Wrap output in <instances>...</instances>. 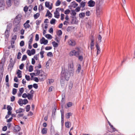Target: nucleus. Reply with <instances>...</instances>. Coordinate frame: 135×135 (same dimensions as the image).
<instances>
[{
    "instance_id": "nucleus-1",
    "label": "nucleus",
    "mask_w": 135,
    "mask_h": 135,
    "mask_svg": "<svg viewBox=\"0 0 135 135\" xmlns=\"http://www.w3.org/2000/svg\"><path fill=\"white\" fill-rule=\"evenodd\" d=\"M69 69V71H68L67 70H65L64 72H63L62 70L61 73V76L64 78L67 81L69 79L70 77L71 76H73V75L74 71L73 70V65H70L68 66Z\"/></svg>"
},
{
    "instance_id": "nucleus-2",
    "label": "nucleus",
    "mask_w": 135,
    "mask_h": 135,
    "mask_svg": "<svg viewBox=\"0 0 135 135\" xmlns=\"http://www.w3.org/2000/svg\"><path fill=\"white\" fill-rule=\"evenodd\" d=\"M75 11H76V8L75 10H71V12L70 13L72 18L71 20V23L75 24H76V17H74L76 15V12Z\"/></svg>"
},
{
    "instance_id": "nucleus-3",
    "label": "nucleus",
    "mask_w": 135,
    "mask_h": 135,
    "mask_svg": "<svg viewBox=\"0 0 135 135\" xmlns=\"http://www.w3.org/2000/svg\"><path fill=\"white\" fill-rule=\"evenodd\" d=\"M22 16L21 15L19 14L15 18L13 23L15 26L18 25L20 22Z\"/></svg>"
},
{
    "instance_id": "nucleus-4",
    "label": "nucleus",
    "mask_w": 135,
    "mask_h": 135,
    "mask_svg": "<svg viewBox=\"0 0 135 135\" xmlns=\"http://www.w3.org/2000/svg\"><path fill=\"white\" fill-rule=\"evenodd\" d=\"M11 28L10 26L7 25L6 30L5 32V36L6 38H8L9 36V32Z\"/></svg>"
},
{
    "instance_id": "nucleus-5",
    "label": "nucleus",
    "mask_w": 135,
    "mask_h": 135,
    "mask_svg": "<svg viewBox=\"0 0 135 135\" xmlns=\"http://www.w3.org/2000/svg\"><path fill=\"white\" fill-rule=\"evenodd\" d=\"M40 42L41 44H44L46 45L47 44L48 42V41L47 40H46L45 38L43 37L40 40Z\"/></svg>"
},
{
    "instance_id": "nucleus-6",
    "label": "nucleus",
    "mask_w": 135,
    "mask_h": 135,
    "mask_svg": "<svg viewBox=\"0 0 135 135\" xmlns=\"http://www.w3.org/2000/svg\"><path fill=\"white\" fill-rule=\"evenodd\" d=\"M84 53H81L80 55H76V57L78 59V60L80 62L83 61V59Z\"/></svg>"
},
{
    "instance_id": "nucleus-7",
    "label": "nucleus",
    "mask_w": 135,
    "mask_h": 135,
    "mask_svg": "<svg viewBox=\"0 0 135 135\" xmlns=\"http://www.w3.org/2000/svg\"><path fill=\"white\" fill-rule=\"evenodd\" d=\"M102 12V9L101 7L99 6H97V7L96 9V13L97 15H100Z\"/></svg>"
},
{
    "instance_id": "nucleus-8",
    "label": "nucleus",
    "mask_w": 135,
    "mask_h": 135,
    "mask_svg": "<svg viewBox=\"0 0 135 135\" xmlns=\"http://www.w3.org/2000/svg\"><path fill=\"white\" fill-rule=\"evenodd\" d=\"M81 53H83V49L81 47H76V55H80Z\"/></svg>"
},
{
    "instance_id": "nucleus-9",
    "label": "nucleus",
    "mask_w": 135,
    "mask_h": 135,
    "mask_svg": "<svg viewBox=\"0 0 135 135\" xmlns=\"http://www.w3.org/2000/svg\"><path fill=\"white\" fill-rule=\"evenodd\" d=\"M88 6L90 7H93L95 5V2L92 0L89 1L88 3Z\"/></svg>"
},
{
    "instance_id": "nucleus-10",
    "label": "nucleus",
    "mask_w": 135,
    "mask_h": 135,
    "mask_svg": "<svg viewBox=\"0 0 135 135\" xmlns=\"http://www.w3.org/2000/svg\"><path fill=\"white\" fill-rule=\"evenodd\" d=\"M95 46L97 49V55L100 53L101 51L99 46L97 43L96 44Z\"/></svg>"
},
{
    "instance_id": "nucleus-11",
    "label": "nucleus",
    "mask_w": 135,
    "mask_h": 135,
    "mask_svg": "<svg viewBox=\"0 0 135 135\" xmlns=\"http://www.w3.org/2000/svg\"><path fill=\"white\" fill-rule=\"evenodd\" d=\"M59 9V8H57L55 12L54 13V17L57 18H59L60 16V14L58 11L57 10V9Z\"/></svg>"
},
{
    "instance_id": "nucleus-12",
    "label": "nucleus",
    "mask_w": 135,
    "mask_h": 135,
    "mask_svg": "<svg viewBox=\"0 0 135 135\" xmlns=\"http://www.w3.org/2000/svg\"><path fill=\"white\" fill-rule=\"evenodd\" d=\"M21 129L20 127L18 125H16L14 127L13 131L14 132L19 131Z\"/></svg>"
},
{
    "instance_id": "nucleus-13",
    "label": "nucleus",
    "mask_w": 135,
    "mask_h": 135,
    "mask_svg": "<svg viewBox=\"0 0 135 135\" xmlns=\"http://www.w3.org/2000/svg\"><path fill=\"white\" fill-rule=\"evenodd\" d=\"M22 71L18 69L17 71L16 74L17 75L18 77L19 78H21L22 77Z\"/></svg>"
},
{
    "instance_id": "nucleus-14",
    "label": "nucleus",
    "mask_w": 135,
    "mask_h": 135,
    "mask_svg": "<svg viewBox=\"0 0 135 135\" xmlns=\"http://www.w3.org/2000/svg\"><path fill=\"white\" fill-rule=\"evenodd\" d=\"M65 79L64 78H63L61 76L60 83L61 85L62 86H64Z\"/></svg>"
},
{
    "instance_id": "nucleus-15",
    "label": "nucleus",
    "mask_w": 135,
    "mask_h": 135,
    "mask_svg": "<svg viewBox=\"0 0 135 135\" xmlns=\"http://www.w3.org/2000/svg\"><path fill=\"white\" fill-rule=\"evenodd\" d=\"M69 55L70 56H75L76 55V51L73 50L71 51L69 53Z\"/></svg>"
},
{
    "instance_id": "nucleus-16",
    "label": "nucleus",
    "mask_w": 135,
    "mask_h": 135,
    "mask_svg": "<svg viewBox=\"0 0 135 135\" xmlns=\"http://www.w3.org/2000/svg\"><path fill=\"white\" fill-rule=\"evenodd\" d=\"M69 44V45L73 46L75 45V42L73 40H70L68 42Z\"/></svg>"
},
{
    "instance_id": "nucleus-17",
    "label": "nucleus",
    "mask_w": 135,
    "mask_h": 135,
    "mask_svg": "<svg viewBox=\"0 0 135 135\" xmlns=\"http://www.w3.org/2000/svg\"><path fill=\"white\" fill-rule=\"evenodd\" d=\"M45 6L46 7L48 8L49 9H52V7L50 6L49 2L46 1L45 2Z\"/></svg>"
},
{
    "instance_id": "nucleus-18",
    "label": "nucleus",
    "mask_w": 135,
    "mask_h": 135,
    "mask_svg": "<svg viewBox=\"0 0 135 135\" xmlns=\"http://www.w3.org/2000/svg\"><path fill=\"white\" fill-rule=\"evenodd\" d=\"M14 64V62L10 63L8 66V69H10L11 70L13 68Z\"/></svg>"
},
{
    "instance_id": "nucleus-19",
    "label": "nucleus",
    "mask_w": 135,
    "mask_h": 135,
    "mask_svg": "<svg viewBox=\"0 0 135 135\" xmlns=\"http://www.w3.org/2000/svg\"><path fill=\"white\" fill-rule=\"evenodd\" d=\"M25 110L22 108H20L16 111V113H19L22 112H23Z\"/></svg>"
},
{
    "instance_id": "nucleus-20",
    "label": "nucleus",
    "mask_w": 135,
    "mask_h": 135,
    "mask_svg": "<svg viewBox=\"0 0 135 135\" xmlns=\"http://www.w3.org/2000/svg\"><path fill=\"white\" fill-rule=\"evenodd\" d=\"M52 14L51 13L50 11L49 10H47V13L46 15L45 16L46 17L48 16L49 17L51 18L52 17Z\"/></svg>"
},
{
    "instance_id": "nucleus-21",
    "label": "nucleus",
    "mask_w": 135,
    "mask_h": 135,
    "mask_svg": "<svg viewBox=\"0 0 135 135\" xmlns=\"http://www.w3.org/2000/svg\"><path fill=\"white\" fill-rule=\"evenodd\" d=\"M61 112V123H64V112H62L61 110L60 111Z\"/></svg>"
},
{
    "instance_id": "nucleus-22",
    "label": "nucleus",
    "mask_w": 135,
    "mask_h": 135,
    "mask_svg": "<svg viewBox=\"0 0 135 135\" xmlns=\"http://www.w3.org/2000/svg\"><path fill=\"white\" fill-rule=\"evenodd\" d=\"M70 6L73 8H76V2L75 1L72 2L71 3Z\"/></svg>"
},
{
    "instance_id": "nucleus-23",
    "label": "nucleus",
    "mask_w": 135,
    "mask_h": 135,
    "mask_svg": "<svg viewBox=\"0 0 135 135\" xmlns=\"http://www.w3.org/2000/svg\"><path fill=\"white\" fill-rule=\"evenodd\" d=\"M18 103L21 106H22L23 105V100L21 99H20L18 101Z\"/></svg>"
},
{
    "instance_id": "nucleus-24",
    "label": "nucleus",
    "mask_w": 135,
    "mask_h": 135,
    "mask_svg": "<svg viewBox=\"0 0 135 135\" xmlns=\"http://www.w3.org/2000/svg\"><path fill=\"white\" fill-rule=\"evenodd\" d=\"M70 123L69 122H65V127L68 128H69L70 126Z\"/></svg>"
},
{
    "instance_id": "nucleus-25",
    "label": "nucleus",
    "mask_w": 135,
    "mask_h": 135,
    "mask_svg": "<svg viewBox=\"0 0 135 135\" xmlns=\"http://www.w3.org/2000/svg\"><path fill=\"white\" fill-rule=\"evenodd\" d=\"M27 98L28 99L30 100L32 98L33 95L32 94H30L28 93L27 94Z\"/></svg>"
},
{
    "instance_id": "nucleus-26",
    "label": "nucleus",
    "mask_w": 135,
    "mask_h": 135,
    "mask_svg": "<svg viewBox=\"0 0 135 135\" xmlns=\"http://www.w3.org/2000/svg\"><path fill=\"white\" fill-rule=\"evenodd\" d=\"M91 42L90 43V46H94V37L93 36L91 38Z\"/></svg>"
},
{
    "instance_id": "nucleus-27",
    "label": "nucleus",
    "mask_w": 135,
    "mask_h": 135,
    "mask_svg": "<svg viewBox=\"0 0 135 135\" xmlns=\"http://www.w3.org/2000/svg\"><path fill=\"white\" fill-rule=\"evenodd\" d=\"M47 129L44 128L42 129L41 131L42 133L43 134H45L47 133Z\"/></svg>"
},
{
    "instance_id": "nucleus-28",
    "label": "nucleus",
    "mask_w": 135,
    "mask_h": 135,
    "mask_svg": "<svg viewBox=\"0 0 135 135\" xmlns=\"http://www.w3.org/2000/svg\"><path fill=\"white\" fill-rule=\"evenodd\" d=\"M72 105V103L71 102H68L67 104V106H65V108L66 109L71 107Z\"/></svg>"
},
{
    "instance_id": "nucleus-29",
    "label": "nucleus",
    "mask_w": 135,
    "mask_h": 135,
    "mask_svg": "<svg viewBox=\"0 0 135 135\" xmlns=\"http://www.w3.org/2000/svg\"><path fill=\"white\" fill-rule=\"evenodd\" d=\"M52 44L53 45V46L54 47H57L58 44L57 43L55 42V41H54L52 42Z\"/></svg>"
},
{
    "instance_id": "nucleus-30",
    "label": "nucleus",
    "mask_w": 135,
    "mask_h": 135,
    "mask_svg": "<svg viewBox=\"0 0 135 135\" xmlns=\"http://www.w3.org/2000/svg\"><path fill=\"white\" fill-rule=\"evenodd\" d=\"M72 113H68L65 115V117L67 119L69 118L70 116L72 115Z\"/></svg>"
},
{
    "instance_id": "nucleus-31",
    "label": "nucleus",
    "mask_w": 135,
    "mask_h": 135,
    "mask_svg": "<svg viewBox=\"0 0 135 135\" xmlns=\"http://www.w3.org/2000/svg\"><path fill=\"white\" fill-rule=\"evenodd\" d=\"M40 14L38 13H37L35 14L34 15V17L35 19H37L39 16Z\"/></svg>"
},
{
    "instance_id": "nucleus-32",
    "label": "nucleus",
    "mask_w": 135,
    "mask_h": 135,
    "mask_svg": "<svg viewBox=\"0 0 135 135\" xmlns=\"http://www.w3.org/2000/svg\"><path fill=\"white\" fill-rule=\"evenodd\" d=\"M23 26L24 27L25 29H26L27 28H29L30 26V25L26 23H24V24Z\"/></svg>"
},
{
    "instance_id": "nucleus-33",
    "label": "nucleus",
    "mask_w": 135,
    "mask_h": 135,
    "mask_svg": "<svg viewBox=\"0 0 135 135\" xmlns=\"http://www.w3.org/2000/svg\"><path fill=\"white\" fill-rule=\"evenodd\" d=\"M20 28V27L19 25H18L16 26L13 29V32H17L18 30Z\"/></svg>"
},
{
    "instance_id": "nucleus-34",
    "label": "nucleus",
    "mask_w": 135,
    "mask_h": 135,
    "mask_svg": "<svg viewBox=\"0 0 135 135\" xmlns=\"http://www.w3.org/2000/svg\"><path fill=\"white\" fill-rule=\"evenodd\" d=\"M45 37H46L48 39H51L52 38V36L49 34H47L45 36Z\"/></svg>"
},
{
    "instance_id": "nucleus-35",
    "label": "nucleus",
    "mask_w": 135,
    "mask_h": 135,
    "mask_svg": "<svg viewBox=\"0 0 135 135\" xmlns=\"http://www.w3.org/2000/svg\"><path fill=\"white\" fill-rule=\"evenodd\" d=\"M31 5H30L28 7L27 6H25L24 7V8H23V10H24V11L25 12H27L28 10V8H29L30 7H31Z\"/></svg>"
},
{
    "instance_id": "nucleus-36",
    "label": "nucleus",
    "mask_w": 135,
    "mask_h": 135,
    "mask_svg": "<svg viewBox=\"0 0 135 135\" xmlns=\"http://www.w3.org/2000/svg\"><path fill=\"white\" fill-rule=\"evenodd\" d=\"M56 21V20L55 19L52 18L50 21V23L52 25L54 24L55 23Z\"/></svg>"
},
{
    "instance_id": "nucleus-37",
    "label": "nucleus",
    "mask_w": 135,
    "mask_h": 135,
    "mask_svg": "<svg viewBox=\"0 0 135 135\" xmlns=\"http://www.w3.org/2000/svg\"><path fill=\"white\" fill-rule=\"evenodd\" d=\"M56 110V107H55L54 109H53L52 113V115H55V113Z\"/></svg>"
},
{
    "instance_id": "nucleus-38",
    "label": "nucleus",
    "mask_w": 135,
    "mask_h": 135,
    "mask_svg": "<svg viewBox=\"0 0 135 135\" xmlns=\"http://www.w3.org/2000/svg\"><path fill=\"white\" fill-rule=\"evenodd\" d=\"M78 67L77 70H76V72L77 71L78 73H79L81 70V66L80 64H78Z\"/></svg>"
},
{
    "instance_id": "nucleus-39",
    "label": "nucleus",
    "mask_w": 135,
    "mask_h": 135,
    "mask_svg": "<svg viewBox=\"0 0 135 135\" xmlns=\"http://www.w3.org/2000/svg\"><path fill=\"white\" fill-rule=\"evenodd\" d=\"M30 105H27L26 107V112H28L30 110Z\"/></svg>"
},
{
    "instance_id": "nucleus-40",
    "label": "nucleus",
    "mask_w": 135,
    "mask_h": 135,
    "mask_svg": "<svg viewBox=\"0 0 135 135\" xmlns=\"http://www.w3.org/2000/svg\"><path fill=\"white\" fill-rule=\"evenodd\" d=\"M85 15V13L83 12L79 14V16L81 18H83L84 17Z\"/></svg>"
},
{
    "instance_id": "nucleus-41",
    "label": "nucleus",
    "mask_w": 135,
    "mask_h": 135,
    "mask_svg": "<svg viewBox=\"0 0 135 135\" xmlns=\"http://www.w3.org/2000/svg\"><path fill=\"white\" fill-rule=\"evenodd\" d=\"M45 51H41L40 54L41 56V58H42L44 57V53Z\"/></svg>"
},
{
    "instance_id": "nucleus-42",
    "label": "nucleus",
    "mask_w": 135,
    "mask_h": 135,
    "mask_svg": "<svg viewBox=\"0 0 135 135\" xmlns=\"http://www.w3.org/2000/svg\"><path fill=\"white\" fill-rule=\"evenodd\" d=\"M17 92V89L15 88H13L12 90V94L13 95H15Z\"/></svg>"
},
{
    "instance_id": "nucleus-43",
    "label": "nucleus",
    "mask_w": 135,
    "mask_h": 135,
    "mask_svg": "<svg viewBox=\"0 0 135 135\" xmlns=\"http://www.w3.org/2000/svg\"><path fill=\"white\" fill-rule=\"evenodd\" d=\"M85 2H81L80 3V7H84L85 6Z\"/></svg>"
},
{
    "instance_id": "nucleus-44",
    "label": "nucleus",
    "mask_w": 135,
    "mask_h": 135,
    "mask_svg": "<svg viewBox=\"0 0 135 135\" xmlns=\"http://www.w3.org/2000/svg\"><path fill=\"white\" fill-rule=\"evenodd\" d=\"M61 2L60 0H57L55 3V5L56 6H59L61 4Z\"/></svg>"
},
{
    "instance_id": "nucleus-45",
    "label": "nucleus",
    "mask_w": 135,
    "mask_h": 135,
    "mask_svg": "<svg viewBox=\"0 0 135 135\" xmlns=\"http://www.w3.org/2000/svg\"><path fill=\"white\" fill-rule=\"evenodd\" d=\"M57 35L58 36H60L62 34V32L61 30H59L58 31L57 33Z\"/></svg>"
},
{
    "instance_id": "nucleus-46",
    "label": "nucleus",
    "mask_w": 135,
    "mask_h": 135,
    "mask_svg": "<svg viewBox=\"0 0 135 135\" xmlns=\"http://www.w3.org/2000/svg\"><path fill=\"white\" fill-rule=\"evenodd\" d=\"M23 104L26 105L28 103V101L27 99H25L23 100Z\"/></svg>"
},
{
    "instance_id": "nucleus-47",
    "label": "nucleus",
    "mask_w": 135,
    "mask_h": 135,
    "mask_svg": "<svg viewBox=\"0 0 135 135\" xmlns=\"http://www.w3.org/2000/svg\"><path fill=\"white\" fill-rule=\"evenodd\" d=\"M34 71L35 72H36V75H37V76H38V75H39L40 73H41V71L40 70H35Z\"/></svg>"
},
{
    "instance_id": "nucleus-48",
    "label": "nucleus",
    "mask_w": 135,
    "mask_h": 135,
    "mask_svg": "<svg viewBox=\"0 0 135 135\" xmlns=\"http://www.w3.org/2000/svg\"><path fill=\"white\" fill-rule=\"evenodd\" d=\"M65 96L64 94H62V98L61 101L62 102H64L65 101Z\"/></svg>"
},
{
    "instance_id": "nucleus-49",
    "label": "nucleus",
    "mask_w": 135,
    "mask_h": 135,
    "mask_svg": "<svg viewBox=\"0 0 135 135\" xmlns=\"http://www.w3.org/2000/svg\"><path fill=\"white\" fill-rule=\"evenodd\" d=\"M38 9L40 11L41 10H43L44 9V8L42 5L40 4L39 5L38 8Z\"/></svg>"
},
{
    "instance_id": "nucleus-50",
    "label": "nucleus",
    "mask_w": 135,
    "mask_h": 135,
    "mask_svg": "<svg viewBox=\"0 0 135 135\" xmlns=\"http://www.w3.org/2000/svg\"><path fill=\"white\" fill-rule=\"evenodd\" d=\"M27 58V56L26 55H23L22 59V61H24L26 60Z\"/></svg>"
},
{
    "instance_id": "nucleus-51",
    "label": "nucleus",
    "mask_w": 135,
    "mask_h": 135,
    "mask_svg": "<svg viewBox=\"0 0 135 135\" xmlns=\"http://www.w3.org/2000/svg\"><path fill=\"white\" fill-rule=\"evenodd\" d=\"M33 66H32V65H30L29 66L28 71L30 72H31L33 71Z\"/></svg>"
},
{
    "instance_id": "nucleus-52",
    "label": "nucleus",
    "mask_w": 135,
    "mask_h": 135,
    "mask_svg": "<svg viewBox=\"0 0 135 135\" xmlns=\"http://www.w3.org/2000/svg\"><path fill=\"white\" fill-rule=\"evenodd\" d=\"M70 12V10L69 9H68L65 11L64 12V13L66 15H68L69 14Z\"/></svg>"
},
{
    "instance_id": "nucleus-53",
    "label": "nucleus",
    "mask_w": 135,
    "mask_h": 135,
    "mask_svg": "<svg viewBox=\"0 0 135 135\" xmlns=\"http://www.w3.org/2000/svg\"><path fill=\"white\" fill-rule=\"evenodd\" d=\"M27 53L28 55L29 56H31L32 55L31 51L29 50H28L27 51Z\"/></svg>"
},
{
    "instance_id": "nucleus-54",
    "label": "nucleus",
    "mask_w": 135,
    "mask_h": 135,
    "mask_svg": "<svg viewBox=\"0 0 135 135\" xmlns=\"http://www.w3.org/2000/svg\"><path fill=\"white\" fill-rule=\"evenodd\" d=\"M47 55L48 56L52 57L53 56V54L51 52H49L47 54Z\"/></svg>"
},
{
    "instance_id": "nucleus-55",
    "label": "nucleus",
    "mask_w": 135,
    "mask_h": 135,
    "mask_svg": "<svg viewBox=\"0 0 135 135\" xmlns=\"http://www.w3.org/2000/svg\"><path fill=\"white\" fill-rule=\"evenodd\" d=\"M21 55H22V54L20 52H19L18 53V54L17 55V59H19L21 58Z\"/></svg>"
},
{
    "instance_id": "nucleus-56",
    "label": "nucleus",
    "mask_w": 135,
    "mask_h": 135,
    "mask_svg": "<svg viewBox=\"0 0 135 135\" xmlns=\"http://www.w3.org/2000/svg\"><path fill=\"white\" fill-rule=\"evenodd\" d=\"M26 79L28 81H29L30 79V76L29 75H25Z\"/></svg>"
},
{
    "instance_id": "nucleus-57",
    "label": "nucleus",
    "mask_w": 135,
    "mask_h": 135,
    "mask_svg": "<svg viewBox=\"0 0 135 135\" xmlns=\"http://www.w3.org/2000/svg\"><path fill=\"white\" fill-rule=\"evenodd\" d=\"M24 41H21L20 42V46L21 47H22L24 45Z\"/></svg>"
},
{
    "instance_id": "nucleus-58",
    "label": "nucleus",
    "mask_w": 135,
    "mask_h": 135,
    "mask_svg": "<svg viewBox=\"0 0 135 135\" xmlns=\"http://www.w3.org/2000/svg\"><path fill=\"white\" fill-rule=\"evenodd\" d=\"M7 109L8 111H11L12 108L11 106L10 105H8L7 107Z\"/></svg>"
},
{
    "instance_id": "nucleus-59",
    "label": "nucleus",
    "mask_w": 135,
    "mask_h": 135,
    "mask_svg": "<svg viewBox=\"0 0 135 135\" xmlns=\"http://www.w3.org/2000/svg\"><path fill=\"white\" fill-rule=\"evenodd\" d=\"M72 27H68L67 29L66 30L68 32H69L72 31Z\"/></svg>"
},
{
    "instance_id": "nucleus-60",
    "label": "nucleus",
    "mask_w": 135,
    "mask_h": 135,
    "mask_svg": "<svg viewBox=\"0 0 135 135\" xmlns=\"http://www.w3.org/2000/svg\"><path fill=\"white\" fill-rule=\"evenodd\" d=\"M110 128L112 129V130L111 131V132H114L115 131V129L114 127L112 125H111L110 126Z\"/></svg>"
},
{
    "instance_id": "nucleus-61",
    "label": "nucleus",
    "mask_w": 135,
    "mask_h": 135,
    "mask_svg": "<svg viewBox=\"0 0 135 135\" xmlns=\"http://www.w3.org/2000/svg\"><path fill=\"white\" fill-rule=\"evenodd\" d=\"M24 64L23 63H22L19 66V68L21 70H22L23 68Z\"/></svg>"
},
{
    "instance_id": "nucleus-62",
    "label": "nucleus",
    "mask_w": 135,
    "mask_h": 135,
    "mask_svg": "<svg viewBox=\"0 0 135 135\" xmlns=\"http://www.w3.org/2000/svg\"><path fill=\"white\" fill-rule=\"evenodd\" d=\"M39 39V36L38 34H36L35 35V40L38 41Z\"/></svg>"
},
{
    "instance_id": "nucleus-63",
    "label": "nucleus",
    "mask_w": 135,
    "mask_h": 135,
    "mask_svg": "<svg viewBox=\"0 0 135 135\" xmlns=\"http://www.w3.org/2000/svg\"><path fill=\"white\" fill-rule=\"evenodd\" d=\"M33 86L35 89H37L38 88V85L36 83H34L33 85Z\"/></svg>"
},
{
    "instance_id": "nucleus-64",
    "label": "nucleus",
    "mask_w": 135,
    "mask_h": 135,
    "mask_svg": "<svg viewBox=\"0 0 135 135\" xmlns=\"http://www.w3.org/2000/svg\"><path fill=\"white\" fill-rule=\"evenodd\" d=\"M5 81L6 83H8L9 81V76L8 75H7L6 77Z\"/></svg>"
}]
</instances>
